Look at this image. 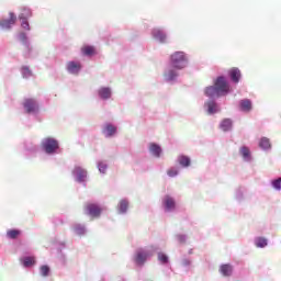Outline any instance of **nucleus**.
Listing matches in <instances>:
<instances>
[{
	"label": "nucleus",
	"mask_w": 281,
	"mask_h": 281,
	"mask_svg": "<svg viewBox=\"0 0 281 281\" xmlns=\"http://www.w3.org/2000/svg\"><path fill=\"white\" fill-rule=\"evenodd\" d=\"M170 65L173 69H186L188 57L183 52H176L170 56Z\"/></svg>",
	"instance_id": "f257e3e1"
},
{
	"label": "nucleus",
	"mask_w": 281,
	"mask_h": 281,
	"mask_svg": "<svg viewBox=\"0 0 281 281\" xmlns=\"http://www.w3.org/2000/svg\"><path fill=\"white\" fill-rule=\"evenodd\" d=\"M42 148L47 155H54V153L59 148L58 140L52 137L44 138L42 142Z\"/></svg>",
	"instance_id": "f03ea898"
},
{
	"label": "nucleus",
	"mask_w": 281,
	"mask_h": 281,
	"mask_svg": "<svg viewBox=\"0 0 281 281\" xmlns=\"http://www.w3.org/2000/svg\"><path fill=\"white\" fill-rule=\"evenodd\" d=\"M83 212L87 216H91V218H100V214H102V207L95 203L88 202L83 206Z\"/></svg>",
	"instance_id": "7ed1b4c3"
},
{
	"label": "nucleus",
	"mask_w": 281,
	"mask_h": 281,
	"mask_svg": "<svg viewBox=\"0 0 281 281\" xmlns=\"http://www.w3.org/2000/svg\"><path fill=\"white\" fill-rule=\"evenodd\" d=\"M215 88L217 89L218 95H227L229 93V83L225 80V77H217L214 82Z\"/></svg>",
	"instance_id": "20e7f679"
},
{
	"label": "nucleus",
	"mask_w": 281,
	"mask_h": 281,
	"mask_svg": "<svg viewBox=\"0 0 281 281\" xmlns=\"http://www.w3.org/2000/svg\"><path fill=\"white\" fill-rule=\"evenodd\" d=\"M16 23V15L13 12L9 13V19L0 20V27L2 30H11L12 25Z\"/></svg>",
	"instance_id": "39448f33"
},
{
	"label": "nucleus",
	"mask_w": 281,
	"mask_h": 281,
	"mask_svg": "<svg viewBox=\"0 0 281 281\" xmlns=\"http://www.w3.org/2000/svg\"><path fill=\"white\" fill-rule=\"evenodd\" d=\"M30 16H32V11H30V9H24L19 15V19L21 21V27H23V30L30 31V22H27V19H30Z\"/></svg>",
	"instance_id": "423d86ee"
},
{
	"label": "nucleus",
	"mask_w": 281,
	"mask_h": 281,
	"mask_svg": "<svg viewBox=\"0 0 281 281\" xmlns=\"http://www.w3.org/2000/svg\"><path fill=\"white\" fill-rule=\"evenodd\" d=\"M23 106L26 113H36V111H38V104L34 99H25L23 102Z\"/></svg>",
	"instance_id": "0eeeda50"
},
{
	"label": "nucleus",
	"mask_w": 281,
	"mask_h": 281,
	"mask_svg": "<svg viewBox=\"0 0 281 281\" xmlns=\"http://www.w3.org/2000/svg\"><path fill=\"white\" fill-rule=\"evenodd\" d=\"M80 69H82V65L76 61H68L67 63V70L69 74L78 75L80 74Z\"/></svg>",
	"instance_id": "6e6552de"
},
{
	"label": "nucleus",
	"mask_w": 281,
	"mask_h": 281,
	"mask_svg": "<svg viewBox=\"0 0 281 281\" xmlns=\"http://www.w3.org/2000/svg\"><path fill=\"white\" fill-rule=\"evenodd\" d=\"M74 175H76L79 183H82L87 179V170L82 169V167H75Z\"/></svg>",
	"instance_id": "1a4fd4ad"
},
{
	"label": "nucleus",
	"mask_w": 281,
	"mask_h": 281,
	"mask_svg": "<svg viewBox=\"0 0 281 281\" xmlns=\"http://www.w3.org/2000/svg\"><path fill=\"white\" fill-rule=\"evenodd\" d=\"M147 258H148V254L146 251L138 250L135 256V262L136 265L142 266L144 265V262H146Z\"/></svg>",
	"instance_id": "9d476101"
},
{
	"label": "nucleus",
	"mask_w": 281,
	"mask_h": 281,
	"mask_svg": "<svg viewBox=\"0 0 281 281\" xmlns=\"http://www.w3.org/2000/svg\"><path fill=\"white\" fill-rule=\"evenodd\" d=\"M153 36L156 41H159V43H166V33L160 29H154Z\"/></svg>",
	"instance_id": "9b49d317"
},
{
	"label": "nucleus",
	"mask_w": 281,
	"mask_h": 281,
	"mask_svg": "<svg viewBox=\"0 0 281 281\" xmlns=\"http://www.w3.org/2000/svg\"><path fill=\"white\" fill-rule=\"evenodd\" d=\"M233 271H234V268L232 267V265L226 263L220 267V273H222V276H224L225 278H229Z\"/></svg>",
	"instance_id": "f8f14e48"
},
{
	"label": "nucleus",
	"mask_w": 281,
	"mask_h": 281,
	"mask_svg": "<svg viewBox=\"0 0 281 281\" xmlns=\"http://www.w3.org/2000/svg\"><path fill=\"white\" fill-rule=\"evenodd\" d=\"M205 95H207V98H221V94H218V90L216 89L215 85L205 89Z\"/></svg>",
	"instance_id": "ddd939ff"
},
{
	"label": "nucleus",
	"mask_w": 281,
	"mask_h": 281,
	"mask_svg": "<svg viewBox=\"0 0 281 281\" xmlns=\"http://www.w3.org/2000/svg\"><path fill=\"white\" fill-rule=\"evenodd\" d=\"M228 74H229L231 80H233V82H235V83L240 82V76H241L240 69L232 68Z\"/></svg>",
	"instance_id": "4468645a"
},
{
	"label": "nucleus",
	"mask_w": 281,
	"mask_h": 281,
	"mask_svg": "<svg viewBox=\"0 0 281 281\" xmlns=\"http://www.w3.org/2000/svg\"><path fill=\"white\" fill-rule=\"evenodd\" d=\"M240 110L244 111L245 113H249L251 111V100L249 99H244L239 102Z\"/></svg>",
	"instance_id": "2eb2a0df"
},
{
	"label": "nucleus",
	"mask_w": 281,
	"mask_h": 281,
	"mask_svg": "<svg viewBox=\"0 0 281 281\" xmlns=\"http://www.w3.org/2000/svg\"><path fill=\"white\" fill-rule=\"evenodd\" d=\"M164 205L168 211L175 210V205H176L175 199L170 198V195H166L164 199Z\"/></svg>",
	"instance_id": "dca6fc26"
},
{
	"label": "nucleus",
	"mask_w": 281,
	"mask_h": 281,
	"mask_svg": "<svg viewBox=\"0 0 281 281\" xmlns=\"http://www.w3.org/2000/svg\"><path fill=\"white\" fill-rule=\"evenodd\" d=\"M98 93L102 100H109V98H111V88L103 87L99 89Z\"/></svg>",
	"instance_id": "f3484780"
},
{
	"label": "nucleus",
	"mask_w": 281,
	"mask_h": 281,
	"mask_svg": "<svg viewBox=\"0 0 281 281\" xmlns=\"http://www.w3.org/2000/svg\"><path fill=\"white\" fill-rule=\"evenodd\" d=\"M149 151L151 153V155H154L155 157H161V147L155 143H151L149 145Z\"/></svg>",
	"instance_id": "a211bd4d"
},
{
	"label": "nucleus",
	"mask_w": 281,
	"mask_h": 281,
	"mask_svg": "<svg viewBox=\"0 0 281 281\" xmlns=\"http://www.w3.org/2000/svg\"><path fill=\"white\" fill-rule=\"evenodd\" d=\"M205 106H206V109H207V114H209V115H212V114H214V113H216V112L218 111V108H217V105H216V102H214V101H209V102H206V103H205Z\"/></svg>",
	"instance_id": "6ab92c4d"
},
{
	"label": "nucleus",
	"mask_w": 281,
	"mask_h": 281,
	"mask_svg": "<svg viewBox=\"0 0 281 281\" xmlns=\"http://www.w3.org/2000/svg\"><path fill=\"white\" fill-rule=\"evenodd\" d=\"M220 128L224 131V133H227V131H232V120L224 119L220 124Z\"/></svg>",
	"instance_id": "aec40b11"
},
{
	"label": "nucleus",
	"mask_w": 281,
	"mask_h": 281,
	"mask_svg": "<svg viewBox=\"0 0 281 281\" xmlns=\"http://www.w3.org/2000/svg\"><path fill=\"white\" fill-rule=\"evenodd\" d=\"M105 137H113L115 133H117V127L113 126L112 124H108L104 130Z\"/></svg>",
	"instance_id": "412c9836"
},
{
	"label": "nucleus",
	"mask_w": 281,
	"mask_h": 281,
	"mask_svg": "<svg viewBox=\"0 0 281 281\" xmlns=\"http://www.w3.org/2000/svg\"><path fill=\"white\" fill-rule=\"evenodd\" d=\"M81 53L83 54V56H95V47L93 46H83L81 48Z\"/></svg>",
	"instance_id": "4be33fe9"
},
{
	"label": "nucleus",
	"mask_w": 281,
	"mask_h": 281,
	"mask_svg": "<svg viewBox=\"0 0 281 281\" xmlns=\"http://www.w3.org/2000/svg\"><path fill=\"white\" fill-rule=\"evenodd\" d=\"M178 161L183 168H188L191 164L190 157L183 155L178 157Z\"/></svg>",
	"instance_id": "5701e85b"
},
{
	"label": "nucleus",
	"mask_w": 281,
	"mask_h": 281,
	"mask_svg": "<svg viewBox=\"0 0 281 281\" xmlns=\"http://www.w3.org/2000/svg\"><path fill=\"white\" fill-rule=\"evenodd\" d=\"M7 236H8V238H11V240H14V239H16L18 237L21 236V231H19V229H9L7 232Z\"/></svg>",
	"instance_id": "b1692460"
},
{
	"label": "nucleus",
	"mask_w": 281,
	"mask_h": 281,
	"mask_svg": "<svg viewBox=\"0 0 281 281\" xmlns=\"http://www.w3.org/2000/svg\"><path fill=\"white\" fill-rule=\"evenodd\" d=\"M240 155L246 161H249V159H251V151L245 146L240 148Z\"/></svg>",
	"instance_id": "393cba45"
},
{
	"label": "nucleus",
	"mask_w": 281,
	"mask_h": 281,
	"mask_svg": "<svg viewBox=\"0 0 281 281\" xmlns=\"http://www.w3.org/2000/svg\"><path fill=\"white\" fill-rule=\"evenodd\" d=\"M259 146L260 148H263V150H268V148H271V142L269 140V138L263 137L259 142Z\"/></svg>",
	"instance_id": "a878e982"
},
{
	"label": "nucleus",
	"mask_w": 281,
	"mask_h": 281,
	"mask_svg": "<svg viewBox=\"0 0 281 281\" xmlns=\"http://www.w3.org/2000/svg\"><path fill=\"white\" fill-rule=\"evenodd\" d=\"M74 231H75V234H77V236H85V234H86V232H87V231L85 229V226L81 225V224L75 225Z\"/></svg>",
	"instance_id": "bb28decb"
},
{
	"label": "nucleus",
	"mask_w": 281,
	"mask_h": 281,
	"mask_svg": "<svg viewBox=\"0 0 281 281\" xmlns=\"http://www.w3.org/2000/svg\"><path fill=\"white\" fill-rule=\"evenodd\" d=\"M128 210V201L126 200H121L119 204V211L121 214H124Z\"/></svg>",
	"instance_id": "cd10ccee"
},
{
	"label": "nucleus",
	"mask_w": 281,
	"mask_h": 281,
	"mask_svg": "<svg viewBox=\"0 0 281 281\" xmlns=\"http://www.w3.org/2000/svg\"><path fill=\"white\" fill-rule=\"evenodd\" d=\"M256 247L265 248L267 247V238L265 237H257L255 240Z\"/></svg>",
	"instance_id": "c85d7f7f"
},
{
	"label": "nucleus",
	"mask_w": 281,
	"mask_h": 281,
	"mask_svg": "<svg viewBox=\"0 0 281 281\" xmlns=\"http://www.w3.org/2000/svg\"><path fill=\"white\" fill-rule=\"evenodd\" d=\"M34 265H36V259L34 257L24 258V260H23V266L24 267H32Z\"/></svg>",
	"instance_id": "c756f323"
},
{
	"label": "nucleus",
	"mask_w": 281,
	"mask_h": 281,
	"mask_svg": "<svg viewBox=\"0 0 281 281\" xmlns=\"http://www.w3.org/2000/svg\"><path fill=\"white\" fill-rule=\"evenodd\" d=\"M177 77V71L169 70L167 74H165L166 80H175Z\"/></svg>",
	"instance_id": "7c9ffc66"
},
{
	"label": "nucleus",
	"mask_w": 281,
	"mask_h": 281,
	"mask_svg": "<svg viewBox=\"0 0 281 281\" xmlns=\"http://www.w3.org/2000/svg\"><path fill=\"white\" fill-rule=\"evenodd\" d=\"M40 271H41V274L44 277V278H47V276H49V268L48 266H42L40 268Z\"/></svg>",
	"instance_id": "2f4dec72"
},
{
	"label": "nucleus",
	"mask_w": 281,
	"mask_h": 281,
	"mask_svg": "<svg viewBox=\"0 0 281 281\" xmlns=\"http://www.w3.org/2000/svg\"><path fill=\"white\" fill-rule=\"evenodd\" d=\"M271 183H272V188H274V190H281V178L272 180Z\"/></svg>",
	"instance_id": "473e14b6"
},
{
	"label": "nucleus",
	"mask_w": 281,
	"mask_h": 281,
	"mask_svg": "<svg viewBox=\"0 0 281 281\" xmlns=\"http://www.w3.org/2000/svg\"><path fill=\"white\" fill-rule=\"evenodd\" d=\"M22 74H23L24 78H27L29 76H32V71L26 66L22 67Z\"/></svg>",
	"instance_id": "72a5a7b5"
},
{
	"label": "nucleus",
	"mask_w": 281,
	"mask_h": 281,
	"mask_svg": "<svg viewBox=\"0 0 281 281\" xmlns=\"http://www.w3.org/2000/svg\"><path fill=\"white\" fill-rule=\"evenodd\" d=\"M158 260H160V262H162V265H166V262H168V256H166L162 252L158 254Z\"/></svg>",
	"instance_id": "f704fd0d"
},
{
	"label": "nucleus",
	"mask_w": 281,
	"mask_h": 281,
	"mask_svg": "<svg viewBox=\"0 0 281 281\" xmlns=\"http://www.w3.org/2000/svg\"><path fill=\"white\" fill-rule=\"evenodd\" d=\"M168 177H177L179 175V171L175 168H171L167 171Z\"/></svg>",
	"instance_id": "c9c22d12"
},
{
	"label": "nucleus",
	"mask_w": 281,
	"mask_h": 281,
	"mask_svg": "<svg viewBox=\"0 0 281 281\" xmlns=\"http://www.w3.org/2000/svg\"><path fill=\"white\" fill-rule=\"evenodd\" d=\"M177 240L180 245H184L186 243V235H177Z\"/></svg>",
	"instance_id": "e433bc0d"
},
{
	"label": "nucleus",
	"mask_w": 281,
	"mask_h": 281,
	"mask_svg": "<svg viewBox=\"0 0 281 281\" xmlns=\"http://www.w3.org/2000/svg\"><path fill=\"white\" fill-rule=\"evenodd\" d=\"M99 171L105 173L106 172V166L103 162L99 164Z\"/></svg>",
	"instance_id": "4c0bfd02"
},
{
	"label": "nucleus",
	"mask_w": 281,
	"mask_h": 281,
	"mask_svg": "<svg viewBox=\"0 0 281 281\" xmlns=\"http://www.w3.org/2000/svg\"><path fill=\"white\" fill-rule=\"evenodd\" d=\"M20 38H21V41H23V42L27 41V36L25 35V33H21V34H20Z\"/></svg>",
	"instance_id": "58836bf2"
},
{
	"label": "nucleus",
	"mask_w": 281,
	"mask_h": 281,
	"mask_svg": "<svg viewBox=\"0 0 281 281\" xmlns=\"http://www.w3.org/2000/svg\"><path fill=\"white\" fill-rule=\"evenodd\" d=\"M183 265H186V266L190 265V260H184Z\"/></svg>",
	"instance_id": "ea45409f"
}]
</instances>
